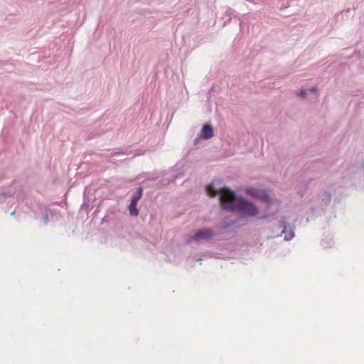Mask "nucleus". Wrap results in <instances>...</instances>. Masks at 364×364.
I'll list each match as a JSON object with an SVG mask.
<instances>
[{
  "label": "nucleus",
  "mask_w": 364,
  "mask_h": 364,
  "mask_svg": "<svg viewBox=\"0 0 364 364\" xmlns=\"http://www.w3.org/2000/svg\"><path fill=\"white\" fill-rule=\"evenodd\" d=\"M230 198L236 199L235 203H221L220 208L227 213H235L240 220L257 217L260 213L259 209L254 202L240 194L239 191L234 192Z\"/></svg>",
  "instance_id": "nucleus-1"
},
{
  "label": "nucleus",
  "mask_w": 364,
  "mask_h": 364,
  "mask_svg": "<svg viewBox=\"0 0 364 364\" xmlns=\"http://www.w3.org/2000/svg\"><path fill=\"white\" fill-rule=\"evenodd\" d=\"M245 193L247 195L264 203L265 213L263 215L259 214L255 218L259 220L270 222L269 218L273 217L279 210L282 205L281 199L272 198L268 190L263 188H257L249 186L245 188Z\"/></svg>",
  "instance_id": "nucleus-2"
},
{
  "label": "nucleus",
  "mask_w": 364,
  "mask_h": 364,
  "mask_svg": "<svg viewBox=\"0 0 364 364\" xmlns=\"http://www.w3.org/2000/svg\"><path fill=\"white\" fill-rule=\"evenodd\" d=\"M336 183H329L323 186V188L316 198L313 199L315 207L311 208V211L314 213L316 209L321 210L325 213L331 203L332 196L335 194Z\"/></svg>",
  "instance_id": "nucleus-3"
},
{
  "label": "nucleus",
  "mask_w": 364,
  "mask_h": 364,
  "mask_svg": "<svg viewBox=\"0 0 364 364\" xmlns=\"http://www.w3.org/2000/svg\"><path fill=\"white\" fill-rule=\"evenodd\" d=\"M208 188L214 191L220 200H225L230 199L233 195L235 190L225 186L223 180L220 178L214 179L208 186Z\"/></svg>",
  "instance_id": "nucleus-4"
},
{
  "label": "nucleus",
  "mask_w": 364,
  "mask_h": 364,
  "mask_svg": "<svg viewBox=\"0 0 364 364\" xmlns=\"http://www.w3.org/2000/svg\"><path fill=\"white\" fill-rule=\"evenodd\" d=\"M218 235H220V233L215 232L210 228H202L194 231L193 235H189L186 239V242L187 244H190L193 242L207 241L211 240L214 236Z\"/></svg>",
  "instance_id": "nucleus-5"
},
{
  "label": "nucleus",
  "mask_w": 364,
  "mask_h": 364,
  "mask_svg": "<svg viewBox=\"0 0 364 364\" xmlns=\"http://www.w3.org/2000/svg\"><path fill=\"white\" fill-rule=\"evenodd\" d=\"M144 188L139 186L130 197L129 204L127 206V210L131 217H137L139 214V210L137 208L138 202L143 196Z\"/></svg>",
  "instance_id": "nucleus-6"
},
{
  "label": "nucleus",
  "mask_w": 364,
  "mask_h": 364,
  "mask_svg": "<svg viewBox=\"0 0 364 364\" xmlns=\"http://www.w3.org/2000/svg\"><path fill=\"white\" fill-rule=\"evenodd\" d=\"M278 229H282L280 234L277 236H282V235H284V241H290L295 236V225H290L289 223L287 222L286 218L282 217L281 220L279 221V224L277 225Z\"/></svg>",
  "instance_id": "nucleus-7"
},
{
  "label": "nucleus",
  "mask_w": 364,
  "mask_h": 364,
  "mask_svg": "<svg viewBox=\"0 0 364 364\" xmlns=\"http://www.w3.org/2000/svg\"><path fill=\"white\" fill-rule=\"evenodd\" d=\"M18 200H23V193L21 192L16 193V191L9 189L7 191L0 190V203L6 202V200H9L8 203H11V200H14L15 196Z\"/></svg>",
  "instance_id": "nucleus-8"
},
{
  "label": "nucleus",
  "mask_w": 364,
  "mask_h": 364,
  "mask_svg": "<svg viewBox=\"0 0 364 364\" xmlns=\"http://www.w3.org/2000/svg\"><path fill=\"white\" fill-rule=\"evenodd\" d=\"M42 215L44 225H47L50 219L58 218L60 215V210L56 208H50L45 206L42 208Z\"/></svg>",
  "instance_id": "nucleus-9"
},
{
  "label": "nucleus",
  "mask_w": 364,
  "mask_h": 364,
  "mask_svg": "<svg viewBox=\"0 0 364 364\" xmlns=\"http://www.w3.org/2000/svg\"><path fill=\"white\" fill-rule=\"evenodd\" d=\"M200 138L203 140H209L214 136V129L211 124L205 123L202 126L200 133Z\"/></svg>",
  "instance_id": "nucleus-10"
},
{
  "label": "nucleus",
  "mask_w": 364,
  "mask_h": 364,
  "mask_svg": "<svg viewBox=\"0 0 364 364\" xmlns=\"http://www.w3.org/2000/svg\"><path fill=\"white\" fill-rule=\"evenodd\" d=\"M237 223L235 220H231L228 218H223L220 223L215 225V229L216 230H226L227 229L231 228L233 225Z\"/></svg>",
  "instance_id": "nucleus-11"
},
{
  "label": "nucleus",
  "mask_w": 364,
  "mask_h": 364,
  "mask_svg": "<svg viewBox=\"0 0 364 364\" xmlns=\"http://www.w3.org/2000/svg\"><path fill=\"white\" fill-rule=\"evenodd\" d=\"M311 179L302 181L298 188L297 194L300 198H303L307 193Z\"/></svg>",
  "instance_id": "nucleus-12"
},
{
  "label": "nucleus",
  "mask_w": 364,
  "mask_h": 364,
  "mask_svg": "<svg viewBox=\"0 0 364 364\" xmlns=\"http://www.w3.org/2000/svg\"><path fill=\"white\" fill-rule=\"evenodd\" d=\"M180 178V173H172L171 175H168V176L166 177H164L161 181V183L163 185H168L171 183H173L175 182V181Z\"/></svg>",
  "instance_id": "nucleus-13"
},
{
  "label": "nucleus",
  "mask_w": 364,
  "mask_h": 364,
  "mask_svg": "<svg viewBox=\"0 0 364 364\" xmlns=\"http://www.w3.org/2000/svg\"><path fill=\"white\" fill-rule=\"evenodd\" d=\"M16 103L18 104L20 109H25L28 104L26 96L23 95H17L16 97Z\"/></svg>",
  "instance_id": "nucleus-14"
},
{
  "label": "nucleus",
  "mask_w": 364,
  "mask_h": 364,
  "mask_svg": "<svg viewBox=\"0 0 364 364\" xmlns=\"http://www.w3.org/2000/svg\"><path fill=\"white\" fill-rule=\"evenodd\" d=\"M115 214L114 211H109L102 219V224L103 223H112L115 220Z\"/></svg>",
  "instance_id": "nucleus-15"
},
{
  "label": "nucleus",
  "mask_w": 364,
  "mask_h": 364,
  "mask_svg": "<svg viewBox=\"0 0 364 364\" xmlns=\"http://www.w3.org/2000/svg\"><path fill=\"white\" fill-rule=\"evenodd\" d=\"M180 173V177L183 176V165L180 163L176 164L175 166L171 167L169 171L166 173V175H171L172 173Z\"/></svg>",
  "instance_id": "nucleus-16"
},
{
  "label": "nucleus",
  "mask_w": 364,
  "mask_h": 364,
  "mask_svg": "<svg viewBox=\"0 0 364 364\" xmlns=\"http://www.w3.org/2000/svg\"><path fill=\"white\" fill-rule=\"evenodd\" d=\"M238 14L232 8L228 7L225 11V16L229 17L228 22H230L232 18H236ZM227 23V21L225 22V24Z\"/></svg>",
  "instance_id": "nucleus-17"
},
{
  "label": "nucleus",
  "mask_w": 364,
  "mask_h": 364,
  "mask_svg": "<svg viewBox=\"0 0 364 364\" xmlns=\"http://www.w3.org/2000/svg\"><path fill=\"white\" fill-rule=\"evenodd\" d=\"M86 189L87 188H85V191H84V194H83V203L80 206V209L81 210H85L87 209L88 207H89V205H90V202L91 201V198H89L88 197L86 196L85 195V191H86Z\"/></svg>",
  "instance_id": "nucleus-18"
},
{
  "label": "nucleus",
  "mask_w": 364,
  "mask_h": 364,
  "mask_svg": "<svg viewBox=\"0 0 364 364\" xmlns=\"http://www.w3.org/2000/svg\"><path fill=\"white\" fill-rule=\"evenodd\" d=\"M146 175L147 178L150 180H156L161 176L160 174L156 172H149L146 173Z\"/></svg>",
  "instance_id": "nucleus-19"
},
{
  "label": "nucleus",
  "mask_w": 364,
  "mask_h": 364,
  "mask_svg": "<svg viewBox=\"0 0 364 364\" xmlns=\"http://www.w3.org/2000/svg\"><path fill=\"white\" fill-rule=\"evenodd\" d=\"M333 242L332 240H322L321 242V245L324 248H328L331 247L333 245Z\"/></svg>",
  "instance_id": "nucleus-20"
},
{
  "label": "nucleus",
  "mask_w": 364,
  "mask_h": 364,
  "mask_svg": "<svg viewBox=\"0 0 364 364\" xmlns=\"http://www.w3.org/2000/svg\"><path fill=\"white\" fill-rule=\"evenodd\" d=\"M308 94L307 90L301 89L299 90L298 95L301 98H305Z\"/></svg>",
  "instance_id": "nucleus-21"
},
{
  "label": "nucleus",
  "mask_w": 364,
  "mask_h": 364,
  "mask_svg": "<svg viewBox=\"0 0 364 364\" xmlns=\"http://www.w3.org/2000/svg\"><path fill=\"white\" fill-rule=\"evenodd\" d=\"M247 1L250 3H252L255 4H260V3H265L267 0H246Z\"/></svg>",
  "instance_id": "nucleus-22"
},
{
  "label": "nucleus",
  "mask_w": 364,
  "mask_h": 364,
  "mask_svg": "<svg viewBox=\"0 0 364 364\" xmlns=\"http://www.w3.org/2000/svg\"><path fill=\"white\" fill-rule=\"evenodd\" d=\"M307 92H309L311 93H316L318 92V88L316 86H312L307 90Z\"/></svg>",
  "instance_id": "nucleus-23"
},
{
  "label": "nucleus",
  "mask_w": 364,
  "mask_h": 364,
  "mask_svg": "<svg viewBox=\"0 0 364 364\" xmlns=\"http://www.w3.org/2000/svg\"><path fill=\"white\" fill-rule=\"evenodd\" d=\"M201 139H202V138H200V135L198 134L197 137L193 141V144L197 145L198 144V142L200 141V140H201Z\"/></svg>",
  "instance_id": "nucleus-24"
},
{
  "label": "nucleus",
  "mask_w": 364,
  "mask_h": 364,
  "mask_svg": "<svg viewBox=\"0 0 364 364\" xmlns=\"http://www.w3.org/2000/svg\"><path fill=\"white\" fill-rule=\"evenodd\" d=\"M96 136H97V134H95L94 132H90L88 135V139H92L95 138Z\"/></svg>",
  "instance_id": "nucleus-25"
},
{
  "label": "nucleus",
  "mask_w": 364,
  "mask_h": 364,
  "mask_svg": "<svg viewBox=\"0 0 364 364\" xmlns=\"http://www.w3.org/2000/svg\"><path fill=\"white\" fill-rule=\"evenodd\" d=\"M350 8H348V9H346L343 10L341 14H344V13L347 14V13H349V12H350Z\"/></svg>",
  "instance_id": "nucleus-26"
},
{
  "label": "nucleus",
  "mask_w": 364,
  "mask_h": 364,
  "mask_svg": "<svg viewBox=\"0 0 364 364\" xmlns=\"http://www.w3.org/2000/svg\"><path fill=\"white\" fill-rule=\"evenodd\" d=\"M121 154H124V153L114 152V153L112 154V156H118V155H121Z\"/></svg>",
  "instance_id": "nucleus-27"
},
{
  "label": "nucleus",
  "mask_w": 364,
  "mask_h": 364,
  "mask_svg": "<svg viewBox=\"0 0 364 364\" xmlns=\"http://www.w3.org/2000/svg\"><path fill=\"white\" fill-rule=\"evenodd\" d=\"M15 213H16V211H15V210H14V211L11 213V215H15Z\"/></svg>",
  "instance_id": "nucleus-28"
},
{
  "label": "nucleus",
  "mask_w": 364,
  "mask_h": 364,
  "mask_svg": "<svg viewBox=\"0 0 364 364\" xmlns=\"http://www.w3.org/2000/svg\"><path fill=\"white\" fill-rule=\"evenodd\" d=\"M319 163H320V161H315L314 164L316 165V164H318Z\"/></svg>",
  "instance_id": "nucleus-29"
}]
</instances>
